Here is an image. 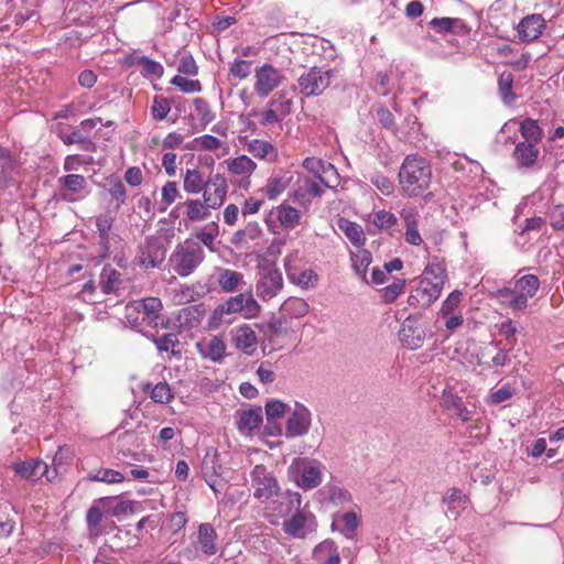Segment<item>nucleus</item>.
<instances>
[{
    "mask_svg": "<svg viewBox=\"0 0 564 564\" xmlns=\"http://www.w3.org/2000/svg\"><path fill=\"white\" fill-rule=\"evenodd\" d=\"M431 181L432 169L424 158L411 154L403 160L399 171V184L405 195H422L430 187Z\"/></svg>",
    "mask_w": 564,
    "mask_h": 564,
    "instance_id": "1",
    "label": "nucleus"
},
{
    "mask_svg": "<svg viewBox=\"0 0 564 564\" xmlns=\"http://www.w3.org/2000/svg\"><path fill=\"white\" fill-rule=\"evenodd\" d=\"M237 313H241L245 318H253L259 315L260 305L254 300L252 292H241L218 304L209 316L208 327L217 329L223 324H230L231 318L228 316Z\"/></svg>",
    "mask_w": 564,
    "mask_h": 564,
    "instance_id": "2",
    "label": "nucleus"
},
{
    "mask_svg": "<svg viewBox=\"0 0 564 564\" xmlns=\"http://www.w3.org/2000/svg\"><path fill=\"white\" fill-rule=\"evenodd\" d=\"M205 251L199 242L187 239L175 247L170 262L180 276L192 274L204 261Z\"/></svg>",
    "mask_w": 564,
    "mask_h": 564,
    "instance_id": "3",
    "label": "nucleus"
},
{
    "mask_svg": "<svg viewBox=\"0 0 564 564\" xmlns=\"http://www.w3.org/2000/svg\"><path fill=\"white\" fill-rule=\"evenodd\" d=\"M333 69L313 66L297 78L300 93L305 97L321 96L330 85Z\"/></svg>",
    "mask_w": 564,
    "mask_h": 564,
    "instance_id": "4",
    "label": "nucleus"
},
{
    "mask_svg": "<svg viewBox=\"0 0 564 564\" xmlns=\"http://www.w3.org/2000/svg\"><path fill=\"white\" fill-rule=\"evenodd\" d=\"M58 195L68 203H75L85 198L89 191L87 180L79 174H67L57 180Z\"/></svg>",
    "mask_w": 564,
    "mask_h": 564,
    "instance_id": "5",
    "label": "nucleus"
},
{
    "mask_svg": "<svg viewBox=\"0 0 564 564\" xmlns=\"http://www.w3.org/2000/svg\"><path fill=\"white\" fill-rule=\"evenodd\" d=\"M166 249L163 242L156 237H148L144 246L137 256V264L144 269L159 268L165 260Z\"/></svg>",
    "mask_w": 564,
    "mask_h": 564,
    "instance_id": "6",
    "label": "nucleus"
},
{
    "mask_svg": "<svg viewBox=\"0 0 564 564\" xmlns=\"http://www.w3.org/2000/svg\"><path fill=\"white\" fill-rule=\"evenodd\" d=\"M254 93L259 97H268L284 79L279 69L271 64H263L256 69Z\"/></svg>",
    "mask_w": 564,
    "mask_h": 564,
    "instance_id": "7",
    "label": "nucleus"
},
{
    "mask_svg": "<svg viewBox=\"0 0 564 564\" xmlns=\"http://www.w3.org/2000/svg\"><path fill=\"white\" fill-rule=\"evenodd\" d=\"M227 191L226 178L220 174L210 173L203 189L204 203L213 209L219 208L225 202Z\"/></svg>",
    "mask_w": 564,
    "mask_h": 564,
    "instance_id": "8",
    "label": "nucleus"
},
{
    "mask_svg": "<svg viewBox=\"0 0 564 564\" xmlns=\"http://www.w3.org/2000/svg\"><path fill=\"white\" fill-rule=\"evenodd\" d=\"M317 528V521L313 513L296 511L291 519L285 520L283 523V530L286 534L303 539L307 534L315 532Z\"/></svg>",
    "mask_w": 564,
    "mask_h": 564,
    "instance_id": "9",
    "label": "nucleus"
},
{
    "mask_svg": "<svg viewBox=\"0 0 564 564\" xmlns=\"http://www.w3.org/2000/svg\"><path fill=\"white\" fill-rule=\"evenodd\" d=\"M250 476L252 484L256 487L253 494L254 498L260 500L269 499L273 497V495L278 494V482L275 478L267 471V468L263 465H256Z\"/></svg>",
    "mask_w": 564,
    "mask_h": 564,
    "instance_id": "10",
    "label": "nucleus"
},
{
    "mask_svg": "<svg viewBox=\"0 0 564 564\" xmlns=\"http://www.w3.org/2000/svg\"><path fill=\"white\" fill-rule=\"evenodd\" d=\"M310 410L296 403L294 411L289 415L285 424V437L293 438L305 435L311 426Z\"/></svg>",
    "mask_w": 564,
    "mask_h": 564,
    "instance_id": "11",
    "label": "nucleus"
},
{
    "mask_svg": "<svg viewBox=\"0 0 564 564\" xmlns=\"http://www.w3.org/2000/svg\"><path fill=\"white\" fill-rule=\"evenodd\" d=\"M283 286L282 273L274 268H267L257 282V295L263 301L274 297Z\"/></svg>",
    "mask_w": 564,
    "mask_h": 564,
    "instance_id": "12",
    "label": "nucleus"
},
{
    "mask_svg": "<svg viewBox=\"0 0 564 564\" xmlns=\"http://www.w3.org/2000/svg\"><path fill=\"white\" fill-rule=\"evenodd\" d=\"M126 310L127 312L132 310L133 313L140 314L142 322H145V325L149 326L150 323H156L155 319H160L163 304L159 297L150 296L127 305Z\"/></svg>",
    "mask_w": 564,
    "mask_h": 564,
    "instance_id": "13",
    "label": "nucleus"
},
{
    "mask_svg": "<svg viewBox=\"0 0 564 564\" xmlns=\"http://www.w3.org/2000/svg\"><path fill=\"white\" fill-rule=\"evenodd\" d=\"M232 345L248 356L257 350L258 338L254 330L248 324H242L230 330Z\"/></svg>",
    "mask_w": 564,
    "mask_h": 564,
    "instance_id": "14",
    "label": "nucleus"
},
{
    "mask_svg": "<svg viewBox=\"0 0 564 564\" xmlns=\"http://www.w3.org/2000/svg\"><path fill=\"white\" fill-rule=\"evenodd\" d=\"M443 288L437 282H431L429 279L422 278L414 293L410 295L409 303L413 304V301H415L422 307H429L440 297Z\"/></svg>",
    "mask_w": 564,
    "mask_h": 564,
    "instance_id": "15",
    "label": "nucleus"
},
{
    "mask_svg": "<svg viewBox=\"0 0 564 564\" xmlns=\"http://www.w3.org/2000/svg\"><path fill=\"white\" fill-rule=\"evenodd\" d=\"M425 332L416 322L408 317L399 330V339L409 349H417L423 345Z\"/></svg>",
    "mask_w": 564,
    "mask_h": 564,
    "instance_id": "16",
    "label": "nucleus"
},
{
    "mask_svg": "<svg viewBox=\"0 0 564 564\" xmlns=\"http://www.w3.org/2000/svg\"><path fill=\"white\" fill-rule=\"evenodd\" d=\"M13 469L17 475L30 481H36L44 476L47 480H51L48 475V466L41 459H31L17 463L14 464Z\"/></svg>",
    "mask_w": 564,
    "mask_h": 564,
    "instance_id": "17",
    "label": "nucleus"
},
{
    "mask_svg": "<svg viewBox=\"0 0 564 564\" xmlns=\"http://www.w3.org/2000/svg\"><path fill=\"white\" fill-rule=\"evenodd\" d=\"M545 28V21L541 14L524 17L518 24L519 39L523 42L536 40Z\"/></svg>",
    "mask_w": 564,
    "mask_h": 564,
    "instance_id": "18",
    "label": "nucleus"
},
{
    "mask_svg": "<svg viewBox=\"0 0 564 564\" xmlns=\"http://www.w3.org/2000/svg\"><path fill=\"white\" fill-rule=\"evenodd\" d=\"M217 282L220 290L225 293L240 291L242 285H245L241 272L226 268H217Z\"/></svg>",
    "mask_w": 564,
    "mask_h": 564,
    "instance_id": "19",
    "label": "nucleus"
},
{
    "mask_svg": "<svg viewBox=\"0 0 564 564\" xmlns=\"http://www.w3.org/2000/svg\"><path fill=\"white\" fill-rule=\"evenodd\" d=\"M442 405L446 410L453 411L454 414L464 422L471 420V411L464 405L463 399L454 393L453 390H444Z\"/></svg>",
    "mask_w": 564,
    "mask_h": 564,
    "instance_id": "20",
    "label": "nucleus"
},
{
    "mask_svg": "<svg viewBox=\"0 0 564 564\" xmlns=\"http://www.w3.org/2000/svg\"><path fill=\"white\" fill-rule=\"evenodd\" d=\"M538 143L519 142L513 151V158L520 166L531 167L539 156Z\"/></svg>",
    "mask_w": 564,
    "mask_h": 564,
    "instance_id": "21",
    "label": "nucleus"
},
{
    "mask_svg": "<svg viewBox=\"0 0 564 564\" xmlns=\"http://www.w3.org/2000/svg\"><path fill=\"white\" fill-rule=\"evenodd\" d=\"M113 218L110 215L104 214L97 217L96 227L99 237L100 257L108 258L110 252V237L109 231L112 227Z\"/></svg>",
    "mask_w": 564,
    "mask_h": 564,
    "instance_id": "22",
    "label": "nucleus"
},
{
    "mask_svg": "<svg viewBox=\"0 0 564 564\" xmlns=\"http://www.w3.org/2000/svg\"><path fill=\"white\" fill-rule=\"evenodd\" d=\"M197 348L204 358L219 362L224 359L226 344L221 338L214 336L207 341L198 343Z\"/></svg>",
    "mask_w": 564,
    "mask_h": 564,
    "instance_id": "23",
    "label": "nucleus"
},
{
    "mask_svg": "<svg viewBox=\"0 0 564 564\" xmlns=\"http://www.w3.org/2000/svg\"><path fill=\"white\" fill-rule=\"evenodd\" d=\"M238 430L242 433H250L258 429L262 423V409L260 406L251 408L238 413Z\"/></svg>",
    "mask_w": 564,
    "mask_h": 564,
    "instance_id": "24",
    "label": "nucleus"
},
{
    "mask_svg": "<svg viewBox=\"0 0 564 564\" xmlns=\"http://www.w3.org/2000/svg\"><path fill=\"white\" fill-rule=\"evenodd\" d=\"M58 137L65 144H80L84 151H95L96 144L79 128H75L70 132H66L64 128L58 127Z\"/></svg>",
    "mask_w": 564,
    "mask_h": 564,
    "instance_id": "25",
    "label": "nucleus"
},
{
    "mask_svg": "<svg viewBox=\"0 0 564 564\" xmlns=\"http://www.w3.org/2000/svg\"><path fill=\"white\" fill-rule=\"evenodd\" d=\"M202 471L205 481L215 491L220 492L226 486L225 480L220 477V474L216 467L214 458H205L202 465Z\"/></svg>",
    "mask_w": 564,
    "mask_h": 564,
    "instance_id": "26",
    "label": "nucleus"
},
{
    "mask_svg": "<svg viewBox=\"0 0 564 564\" xmlns=\"http://www.w3.org/2000/svg\"><path fill=\"white\" fill-rule=\"evenodd\" d=\"M147 426L139 424L133 431H124L118 436V442L122 448L130 452L132 448H139L144 443Z\"/></svg>",
    "mask_w": 564,
    "mask_h": 564,
    "instance_id": "27",
    "label": "nucleus"
},
{
    "mask_svg": "<svg viewBox=\"0 0 564 564\" xmlns=\"http://www.w3.org/2000/svg\"><path fill=\"white\" fill-rule=\"evenodd\" d=\"M149 339L155 345L159 352H170L172 356H180L181 351L175 350L180 345L177 333H167L162 336L148 335Z\"/></svg>",
    "mask_w": 564,
    "mask_h": 564,
    "instance_id": "28",
    "label": "nucleus"
},
{
    "mask_svg": "<svg viewBox=\"0 0 564 564\" xmlns=\"http://www.w3.org/2000/svg\"><path fill=\"white\" fill-rule=\"evenodd\" d=\"M217 538L216 530L209 523H203L198 528V542L203 553L214 555L217 552L215 540Z\"/></svg>",
    "mask_w": 564,
    "mask_h": 564,
    "instance_id": "29",
    "label": "nucleus"
},
{
    "mask_svg": "<svg viewBox=\"0 0 564 564\" xmlns=\"http://www.w3.org/2000/svg\"><path fill=\"white\" fill-rule=\"evenodd\" d=\"M204 314L205 308L203 304L191 305L180 311L178 321L186 327L195 328L200 324Z\"/></svg>",
    "mask_w": 564,
    "mask_h": 564,
    "instance_id": "30",
    "label": "nucleus"
},
{
    "mask_svg": "<svg viewBox=\"0 0 564 564\" xmlns=\"http://www.w3.org/2000/svg\"><path fill=\"white\" fill-rule=\"evenodd\" d=\"M338 228L345 234V236L354 246L361 247L365 245L366 237L364 230L356 223H352L346 218H340L338 220Z\"/></svg>",
    "mask_w": 564,
    "mask_h": 564,
    "instance_id": "31",
    "label": "nucleus"
},
{
    "mask_svg": "<svg viewBox=\"0 0 564 564\" xmlns=\"http://www.w3.org/2000/svg\"><path fill=\"white\" fill-rule=\"evenodd\" d=\"M308 304L300 297H290L285 300L281 306V313L291 318L303 317L308 313Z\"/></svg>",
    "mask_w": 564,
    "mask_h": 564,
    "instance_id": "32",
    "label": "nucleus"
},
{
    "mask_svg": "<svg viewBox=\"0 0 564 564\" xmlns=\"http://www.w3.org/2000/svg\"><path fill=\"white\" fill-rule=\"evenodd\" d=\"M276 210L278 219L284 228L294 229L300 224L302 215L296 208L282 204L276 208Z\"/></svg>",
    "mask_w": 564,
    "mask_h": 564,
    "instance_id": "33",
    "label": "nucleus"
},
{
    "mask_svg": "<svg viewBox=\"0 0 564 564\" xmlns=\"http://www.w3.org/2000/svg\"><path fill=\"white\" fill-rule=\"evenodd\" d=\"M120 272L110 267H105L100 274V285L105 294H110L119 290L121 280Z\"/></svg>",
    "mask_w": 564,
    "mask_h": 564,
    "instance_id": "34",
    "label": "nucleus"
},
{
    "mask_svg": "<svg viewBox=\"0 0 564 564\" xmlns=\"http://www.w3.org/2000/svg\"><path fill=\"white\" fill-rule=\"evenodd\" d=\"M228 170L235 175L249 176L257 167L247 155H240L227 162Z\"/></svg>",
    "mask_w": 564,
    "mask_h": 564,
    "instance_id": "35",
    "label": "nucleus"
},
{
    "mask_svg": "<svg viewBox=\"0 0 564 564\" xmlns=\"http://www.w3.org/2000/svg\"><path fill=\"white\" fill-rule=\"evenodd\" d=\"M514 288L518 293L533 297L540 288V281L539 278L534 274H525L516 279Z\"/></svg>",
    "mask_w": 564,
    "mask_h": 564,
    "instance_id": "36",
    "label": "nucleus"
},
{
    "mask_svg": "<svg viewBox=\"0 0 564 564\" xmlns=\"http://www.w3.org/2000/svg\"><path fill=\"white\" fill-rule=\"evenodd\" d=\"M143 390H150V398L158 403L167 404L174 398L167 382H159L153 387L150 383H147Z\"/></svg>",
    "mask_w": 564,
    "mask_h": 564,
    "instance_id": "37",
    "label": "nucleus"
},
{
    "mask_svg": "<svg viewBox=\"0 0 564 564\" xmlns=\"http://www.w3.org/2000/svg\"><path fill=\"white\" fill-rule=\"evenodd\" d=\"M205 181L197 169H188L185 172L183 188L189 194H197L204 189Z\"/></svg>",
    "mask_w": 564,
    "mask_h": 564,
    "instance_id": "38",
    "label": "nucleus"
},
{
    "mask_svg": "<svg viewBox=\"0 0 564 564\" xmlns=\"http://www.w3.org/2000/svg\"><path fill=\"white\" fill-rule=\"evenodd\" d=\"M322 482V473L315 466L304 467L297 484L303 489H313Z\"/></svg>",
    "mask_w": 564,
    "mask_h": 564,
    "instance_id": "39",
    "label": "nucleus"
},
{
    "mask_svg": "<svg viewBox=\"0 0 564 564\" xmlns=\"http://www.w3.org/2000/svg\"><path fill=\"white\" fill-rule=\"evenodd\" d=\"M520 132L524 138V142L539 143L542 139L543 131L538 121L527 118L520 123Z\"/></svg>",
    "mask_w": 564,
    "mask_h": 564,
    "instance_id": "40",
    "label": "nucleus"
},
{
    "mask_svg": "<svg viewBox=\"0 0 564 564\" xmlns=\"http://www.w3.org/2000/svg\"><path fill=\"white\" fill-rule=\"evenodd\" d=\"M513 75L511 72H502L498 79V88L502 101L510 105L514 101L516 95L512 91Z\"/></svg>",
    "mask_w": 564,
    "mask_h": 564,
    "instance_id": "41",
    "label": "nucleus"
},
{
    "mask_svg": "<svg viewBox=\"0 0 564 564\" xmlns=\"http://www.w3.org/2000/svg\"><path fill=\"white\" fill-rule=\"evenodd\" d=\"M185 205L187 206L186 215L191 221L203 220L208 218L210 215L208 210L209 207H207L205 203L203 204L198 199H187Z\"/></svg>",
    "mask_w": 564,
    "mask_h": 564,
    "instance_id": "42",
    "label": "nucleus"
},
{
    "mask_svg": "<svg viewBox=\"0 0 564 564\" xmlns=\"http://www.w3.org/2000/svg\"><path fill=\"white\" fill-rule=\"evenodd\" d=\"M293 101L288 98V93L281 90L276 93L269 101L268 106L279 111L282 116L286 117L292 111Z\"/></svg>",
    "mask_w": 564,
    "mask_h": 564,
    "instance_id": "43",
    "label": "nucleus"
},
{
    "mask_svg": "<svg viewBox=\"0 0 564 564\" xmlns=\"http://www.w3.org/2000/svg\"><path fill=\"white\" fill-rule=\"evenodd\" d=\"M248 151L258 159L276 155L275 149L270 142L258 139H253L248 143Z\"/></svg>",
    "mask_w": 564,
    "mask_h": 564,
    "instance_id": "44",
    "label": "nucleus"
},
{
    "mask_svg": "<svg viewBox=\"0 0 564 564\" xmlns=\"http://www.w3.org/2000/svg\"><path fill=\"white\" fill-rule=\"evenodd\" d=\"M150 111L154 120H164L171 111V104L167 98L156 95L152 100Z\"/></svg>",
    "mask_w": 564,
    "mask_h": 564,
    "instance_id": "45",
    "label": "nucleus"
},
{
    "mask_svg": "<svg viewBox=\"0 0 564 564\" xmlns=\"http://www.w3.org/2000/svg\"><path fill=\"white\" fill-rule=\"evenodd\" d=\"M429 25L437 33H449L455 28L463 26V22L456 18H434Z\"/></svg>",
    "mask_w": 564,
    "mask_h": 564,
    "instance_id": "46",
    "label": "nucleus"
},
{
    "mask_svg": "<svg viewBox=\"0 0 564 564\" xmlns=\"http://www.w3.org/2000/svg\"><path fill=\"white\" fill-rule=\"evenodd\" d=\"M371 224H373L378 229H390L392 228L398 219L394 214L386 210H379L369 216Z\"/></svg>",
    "mask_w": 564,
    "mask_h": 564,
    "instance_id": "47",
    "label": "nucleus"
},
{
    "mask_svg": "<svg viewBox=\"0 0 564 564\" xmlns=\"http://www.w3.org/2000/svg\"><path fill=\"white\" fill-rule=\"evenodd\" d=\"M405 279H397L391 284L381 289V297L384 303H393L405 288Z\"/></svg>",
    "mask_w": 564,
    "mask_h": 564,
    "instance_id": "48",
    "label": "nucleus"
},
{
    "mask_svg": "<svg viewBox=\"0 0 564 564\" xmlns=\"http://www.w3.org/2000/svg\"><path fill=\"white\" fill-rule=\"evenodd\" d=\"M423 279H429L431 282H437V284L444 286L445 284V268L441 263H429L423 271Z\"/></svg>",
    "mask_w": 564,
    "mask_h": 564,
    "instance_id": "49",
    "label": "nucleus"
},
{
    "mask_svg": "<svg viewBox=\"0 0 564 564\" xmlns=\"http://www.w3.org/2000/svg\"><path fill=\"white\" fill-rule=\"evenodd\" d=\"M341 521L344 522V528L340 532L347 539H354L355 531L360 524L359 517L356 512L349 511L343 514Z\"/></svg>",
    "mask_w": 564,
    "mask_h": 564,
    "instance_id": "50",
    "label": "nucleus"
},
{
    "mask_svg": "<svg viewBox=\"0 0 564 564\" xmlns=\"http://www.w3.org/2000/svg\"><path fill=\"white\" fill-rule=\"evenodd\" d=\"M171 84L176 86L183 93H196L202 90V84L196 79H188L176 75L171 79Z\"/></svg>",
    "mask_w": 564,
    "mask_h": 564,
    "instance_id": "51",
    "label": "nucleus"
},
{
    "mask_svg": "<svg viewBox=\"0 0 564 564\" xmlns=\"http://www.w3.org/2000/svg\"><path fill=\"white\" fill-rule=\"evenodd\" d=\"M516 394V389L509 384L502 386L501 388L491 391L488 395L487 402L492 405L500 404Z\"/></svg>",
    "mask_w": 564,
    "mask_h": 564,
    "instance_id": "52",
    "label": "nucleus"
},
{
    "mask_svg": "<svg viewBox=\"0 0 564 564\" xmlns=\"http://www.w3.org/2000/svg\"><path fill=\"white\" fill-rule=\"evenodd\" d=\"M288 405L282 401L273 400L265 404V415L268 421V429L271 427V421L284 415Z\"/></svg>",
    "mask_w": 564,
    "mask_h": 564,
    "instance_id": "53",
    "label": "nucleus"
},
{
    "mask_svg": "<svg viewBox=\"0 0 564 564\" xmlns=\"http://www.w3.org/2000/svg\"><path fill=\"white\" fill-rule=\"evenodd\" d=\"M371 253L367 250L359 251L352 258V267L358 274L362 275L364 280H366V271L371 263Z\"/></svg>",
    "mask_w": 564,
    "mask_h": 564,
    "instance_id": "54",
    "label": "nucleus"
},
{
    "mask_svg": "<svg viewBox=\"0 0 564 564\" xmlns=\"http://www.w3.org/2000/svg\"><path fill=\"white\" fill-rule=\"evenodd\" d=\"M90 480L104 481L107 484H115L123 481L124 477L121 473L113 469L98 470L96 474L89 476Z\"/></svg>",
    "mask_w": 564,
    "mask_h": 564,
    "instance_id": "55",
    "label": "nucleus"
},
{
    "mask_svg": "<svg viewBox=\"0 0 564 564\" xmlns=\"http://www.w3.org/2000/svg\"><path fill=\"white\" fill-rule=\"evenodd\" d=\"M370 182L383 195L389 196L394 189L392 181L383 174L375 173L370 177Z\"/></svg>",
    "mask_w": 564,
    "mask_h": 564,
    "instance_id": "56",
    "label": "nucleus"
},
{
    "mask_svg": "<svg viewBox=\"0 0 564 564\" xmlns=\"http://www.w3.org/2000/svg\"><path fill=\"white\" fill-rule=\"evenodd\" d=\"M551 226L556 229H564V205H554L547 212Z\"/></svg>",
    "mask_w": 564,
    "mask_h": 564,
    "instance_id": "57",
    "label": "nucleus"
},
{
    "mask_svg": "<svg viewBox=\"0 0 564 564\" xmlns=\"http://www.w3.org/2000/svg\"><path fill=\"white\" fill-rule=\"evenodd\" d=\"M177 70L185 75L194 76L198 72V67L194 57L189 53H184L177 66Z\"/></svg>",
    "mask_w": 564,
    "mask_h": 564,
    "instance_id": "58",
    "label": "nucleus"
},
{
    "mask_svg": "<svg viewBox=\"0 0 564 564\" xmlns=\"http://www.w3.org/2000/svg\"><path fill=\"white\" fill-rule=\"evenodd\" d=\"M18 162L8 149L0 148V173L6 174L13 171Z\"/></svg>",
    "mask_w": 564,
    "mask_h": 564,
    "instance_id": "59",
    "label": "nucleus"
},
{
    "mask_svg": "<svg viewBox=\"0 0 564 564\" xmlns=\"http://www.w3.org/2000/svg\"><path fill=\"white\" fill-rule=\"evenodd\" d=\"M251 64V61L239 59L231 65L230 74L236 78L245 79L250 75Z\"/></svg>",
    "mask_w": 564,
    "mask_h": 564,
    "instance_id": "60",
    "label": "nucleus"
},
{
    "mask_svg": "<svg viewBox=\"0 0 564 564\" xmlns=\"http://www.w3.org/2000/svg\"><path fill=\"white\" fill-rule=\"evenodd\" d=\"M139 64L143 67L147 75L155 76L158 78L163 75V66L149 57H141Z\"/></svg>",
    "mask_w": 564,
    "mask_h": 564,
    "instance_id": "61",
    "label": "nucleus"
},
{
    "mask_svg": "<svg viewBox=\"0 0 564 564\" xmlns=\"http://www.w3.org/2000/svg\"><path fill=\"white\" fill-rule=\"evenodd\" d=\"M109 194H110L111 198L117 202V206H116L117 209L127 199V192H126L124 185L120 181L110 183Z\"/></svg>",
    "mask_w": 564,
    "mask_h": 564,
    "instance_id": "62",
    "label": "nucleus"
},
{
    "mask_svg": "<svg viewBox=\"0 0 564 564\" xmlns=\"http://www.w3.org/2000/svg\"><path fill=\"white\" fill-rule=\"evenodd\" d=\"M377 118L380 124L391 131H395V120L392 112L386 107H379L377 109Z\"/></svg>",
    "mask_w": 564,
    "mask_h": 564,
    "instance_id": "63",
    "label": "nucleus"
},
{
    "mask_svg": "<svg viewBox=\"0 0 564 564\" xmlns=\"http://www.w3.org/2000/svg\"><path fill=\"white\" fill-rule=\"evenodd\" d=\"M162 202L165 205H171L180 195L177 184L175 182H167L161 189Z\"/></svg>",
    "mask_w": 564,
    "mask_h": 564,
    "instance_id": "64",
    "label": "nucleus"
}]
</instances>
